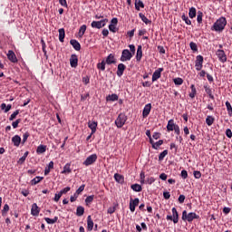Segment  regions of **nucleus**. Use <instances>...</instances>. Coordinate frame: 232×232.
<instances>
[{"label":"nucleus","mask_w":232,"mask_h":232,"mask_svg":"<svg viewBox=\"0 0 232 232\" xmlns=\"http://www.w3.org/2000/svg\"><path fill=\"white\" fill-rule=\"evenodd\" d=\"M116 208L115 207H110L107 210V213L110 215H113V212L115 211Z\"/></svg>","instance_id":"62"},{"label":"nucleus","mask_w":232,"mask_h":232,"mask_svg":"<svg viewBox=\"0 0 232 232\" xmlns=\"http://www.w3.org/2000/svg\"><path fill=\"white\" fill-rule=\"evenodd\" d=\"M130 188L133 191H136L138 193L142 191V186H140V184H133L130 186Z\"/></svg>","instance_id":"33"},{"label":"nucleus","mask_w":232,"mask_h":232,"mask_svg":"<svg viewBox=\"0 0 232 232\" xmlns=\"http://www.w3.org/2000/svg\"><path fill=\"white\" fill-rule=\"evenodd\" d=\"M21 122V119L16 120L15 121H13L12 126L15 130V128H18L19 123Z\"/></svg>","instance_id":"54"},{"label":"nucleus","mask_w":232,"mask_h":232,"mask_svg":"<svg viewBox=\"0 0 232 232\" xmlns=\"http://www.w3.org/2000/svg\"><path fill=\"white\" fill-rule=\"evenodd\" d=\"M182 220H184L186 222V220H188V222H192L195 219H198L200 218V216L197 215V213L195 212H189L188 214V211L184 210L182 212V217H181Z\"/></svg>","instance_id":"2"},{"label":"nucleus","mask_w":232,"mask_h":232,"mask_svg":"<svg viewBox=\"0 0 232 232\" xmlns=\"http://www.w3.org/2000/svg\"><path fill=\"white\" fill-rule=\"evenodd\" d=\"M190 46V50H192L193 52H197V50H198V48L197 47V44H195L194 42H191L189 44Z\"/></svg>","instance_id":"52"},{"label":"nucleus","mask_w":232,"mask_h":232,"mask_svg":"<svg viewBox=\"0 0 232 232\" xmlns=\"http://www.w3.org/2000/svg\"><path fill=\"white\" fill-rule=\"evenodd\" d=\"M105 63L106 64H115L117 63L115 55L113 53L109 54L105 60Z\"/></svg>","instance_id":"14"},{"label":"nucleus","mask_w":232,"mask_h":232,"mask_svg":"<svg viewBox=\"0 0 232 232\" xmlns=\"http://www.w3.org/2000/svg\"><path fill=\"white\" fill-rule=\"evenodd\" d=\"M46 151V145H40L36 149V153L43 154Z\"/></svg>","instance_id":"36"},{"label":"nucleus","mask_w":232,"mask_h":232,"mask_svg":"<svg viewBox=\"0 0 232 232\" xmlns=\"http://www.w3.org/2000/svg\"><path fill=\"white\" fill-rule=\"evenodd\" d=\"M97 69L102 70V72H104V70H106V62L103 60L102 61V63H99L97 64Z\"/></svg>","instance_id":"39"},{"label":"nucleus","mask_w":232,"mask_h":232,"mask_svg":"<svg viewBox=\"0 0 232 232\" xmlns=\"http://www.w3.org/2000/svg\"><path fill=\"white\" fill-rule=\"evenodd\" d=\"M87 229L88 231H92L93 229V220L92 219V216L87 217Z\"/></svg>","instance_id":"22"},{"label":"nucleus","mask_w":232,"mask_h":232,"mask_svg":"<svg viewBox=\"0 0 232 232\" xmlns=\"http://www.w3.org/2000/svg\"><path fill=\"white\" fill-rule=\"evenodd\" d=\"M203 64H204V56L199 54L196 57V61H195V68L197 72H200V70H202Z\"/></svg>","instance_id":"6"},{"label":"nucleus","mask_w":232,"mask_h":232,"mask_svg":"<svg viewBox=\"0 0 232 232\" xmlns=\"http://www.w3.org/2000/svg\"><path fill=\"white\" fill-rule=\"evenodd\" d=\"M114 179L116 180V182H119V184L124 183V177L121 174H114Z\"/></svg>","instance_id":"25"},{"label":"nucleus","mask_w":232,"mask_h":232,"mask_svg":"<svg viewBox=\"0 0 232 232\" xmlns=\"http://www.w3.org/2000/svg\"><path fill=\"white\" fill-rule=\"evenodd\" d=\"M70 187H66L63 189L61 190L60 194L61 195H66V193H68V191H70Z\"/></svg>","instance_id":"59"},{"label":"nucleus","mask_w":232,"mask_h":232,"mask_svg":"<svg viewBox=\"0 0 232 232\" xmlns=\"http://www.w3.org/2000/svg\"><path fill=\"white\" fill-rule=\"evenodd\" d=\"M151 111V103H148L145 105L143 111H142V115L144 118L148 117V115H150V112Z\"/></svg>","instance_id":"16"},{"label":"nucleus","mask_w":232,"mask_h":232,"mask_svg":"<svg viewBox=\"0 0 232 232\" xmlns=\"http://www.w3.org/2000/svg\"><path fill=\"white\" fill-rule=\"evenodd\" d=\"M139 17L141 19L143 23H145V24H151V20L148 19V17H146L144 14L140 13Z\"/></svg>","instance_id":"24"},{"label":"nucleus","mask_w":232,"mask_h":232,"mask_svg":"<svg viewBox=\"0 0 232 232\" xmlns=\"http://www.w3.org/2000/svg\"><path fill=\"white\" fill-rule=\"evenodd\" d=\"M44 220L48 224H55V222H57V220H59V218L58 217H54L53 218H44Z\"/></svg>","instance_id":"40"},{"label":"nucleus","mask_w":232,"mask_h":232,"mask_svg":"<svg viewBox=\"0 0 232 232\" xmlns=\"http://www.w3.org/2000/svg\"><path fill=\"white\" fill-rule=\"evenodd\" d=\"M166 155H168V150H163L160 156H159V160L160 162H162V160H164V158L166 157Z\"/></svg>","instance_id":"46"},{"label":"nucleus","mask_w":232,"mask_h":232,"mask_svg":"<svg viewBox=\"0 0 232 232\" xmlns=\"http://www.w3.org/2000/svg\"><path fill=\"white\" fill-rule=\"evenodd\" d=\"M76 215L77 217H82L84 215V208L82 206L77 207Z\"/></svg>","instance_id":"35"},{"label":"nucleus","mask_w":232,"mask_h":232,"mask_svg":"<svg viewBox=\"0 0 232 232\" xmlns=\"http://www.w3.org/2000/svg\"><path fill=\"white\" fill-rule=\"evenodd\" d=\"M12 142L14 143V146H15L16 148H19L21 144V137L19 135H14L12 138Z\"/></svg>","instance_id":"20"},{"label":"nucleus","mask_w":232,"mask_h":232,"mask_svg":"<svg viewBox=\"0 0 232 232\" xmlns=\"http://www.w3.org/2000/svg\"><path fill=\"white\" fill-rule=\"evenodd\" d=\"M28 137H30V133L29 132L24 133L23 140H22V144H24V142H26V140H28Z\"/></svg>","instance_id":"51"},{"label":"nucleus","mask_w":232,"mask_h":232,"mask_svg":"<svg viewBox=\"0 0 232 232\" xmlns=\"http://www.w3.org/2000/svg\"><path fill=\"white\" fill-rule=\"evenodd\" d=\"M94 162H97V154H92L87 157L83 161V166H92V164H94Z\"/></svg>","instance_id":"7"},{"label":"nucleus","mask_w":232,"mask_h":232,"mask_svg":"<svg viewBox=\"0 0 232 232\" xmlns=\"http://www.w3.org/2000/svg\"><path fill=\"white\" fill-rule=\"evenodd\" d=\"M7 59L11 62V63H17V56L15 55V53H14V51L9 50L7 53Z\"/></svg>","instance_id":"11"},{"label":"nucleus","mask_w":232,"mask_h":232,"mask_svg":"<svg viewBox=\"0 0 232 232\" xmlns=\"http://www.w3.org/2000/svg\"><path fill=\"white\" fill-rule=\"evenodd\" d=\"M124 70H126V65H124V63H119L116 72L118 77H122V75L124 74Z\"/></svg>","instance_id":"13"},{"label":"nucleus","mask_w":232,"mask_h":232,"mask_svg":"<svg viewBox=\"0 0 232 232\" xmlns=\"http://www.w3.org/2000/svg\"><path fill=\"white\" fill-rule=\"evenodd\" d=\"M142 59V46L139 45L136 53V60L140 61Z\"/></svg>","instance_id":"28"},{"label":"nucleus","mask_w":232,"mask_h":232,"mask_svg":"<svg viewBox=\"0 0 232 232\" xmlns=\"http://www.w3.org/2000/svg\"><path fill=\"white\" fill-rule=\"evenodd\" d=\"M31 214L33 215V217H38L39 216V207L37 206V203H34L32 205Z\"/></svg>","instance_id":"15"},{"label":"nucleus","mask_w":232,"mask_h":232,"mask_svg":"<svg viewBox=\"0 0 232 232\" xmlns=\"http://www.w3.org/2000/svg\"><path fill=\"white\" fill-rule=\"evenodd\" d=\"M226 24H227V20L226 17L221 16L218 19L211 27L212 32H224V28H226Z\"/></svg>","instance_id":"1"},{"label":"nucleus","mask_w":232,"mask_h":232,"mask_svg":"<svg viewBox=\"0 0 232 232\" xmlns=\"http://www.w3.org/2000/svg\"><path fill=\"white\" fill-rule=\"evenodd\" d=\"M162 72H164V68H159L153 72L152 82H155V81H159V79H160Z\"/></svg>","instance_id":"9"},{"label":"nucleus","mask_w":232,"mask_h":232,"mask_svg":"<svg viewBox=\"0 0 232 232\" xmlns=\"http://www.w3.org/2000/svg\"><path fill=\"white\" fill-rule=\"evenodd\" d=\"M226 135L228 139H231L232 137V131L230 130V129H227L226 130Z\"/></svg>","instance_id":"64"},{"label":"nucleus","mask_w":232,"mask_h":232,"mask_svg":"<svg viewBox=\"0 0 232 232\" xmlns=\"http://www.w3.org/2000/svg\"><path fill=\"white\" fill-rule=\"evenodd\" d=\"M140 8H144V3L141 0H135V9L139 11Z\"/></svg>","instance_id":"31"},{"label":"nucleus","mask_w":232,"mask_h":232,"mask_svg":"<svg viewBox=\"0 0 232 232\" xmlns=\"http://www.w3.org/2000/svg\"><path fill=\"white\" fill-rule=\"evenodd\" d=\"M17 115H19V110H16L14 112L11 114V116L9 117V121H14L15 117H17Z\"/></svg>","instance_id":"50"},{"label":"nucleus","mask_w":232,"mask_h":232,"mask_svg":"<svg viewBox=\"0 0 232 232\" xmlns=\"http://www.w3.org/2000/svg\"><path fill=\"white\" fill-rule=\"evenodd\" d=\"M188 17H190V19H194V17H197V9L195 7L189 8Z\"/></svg>","instance_id":"29"},{"label":"nucleus","mask_w":232,"mask_h":232,"mask_svg":"<svg viewBox=\"0 0 232 232\" xmlns=\"http://www.w3.org/2000/svg\"><path fill=\"white\" fill-rule=\"evenodd\" d=\"M59 41L60 43H64V37L66 36V33L64 32V28L59 29Z\"/></svg>","instance_id":"23"},{"label":"nucleus","mask_w":232,"mask_h":232,"mask_svg":"<svg viewBox=\"0 0 232 232\" xmlns=\"http://www.w3.org/2000/svg\"><path fill=\"white\" fill-rule=\"evenodd\" d=\"M70 44L72 45V48H74V50H76V52L81 51V44L77 40H73V39L71 40Z\"/></svg>","instance_id":"19"},{"label":"nucleus","mask_w":232,"mask_h":232,"mask_svg":"<svg viewBox=\"0 0 232 232\" xmlns=\"http://www.w3.org/2000/svg\"><path fill=\"white\" fill-rule=\"evenodd\" d=\"M110 32H112V34H115L117 32V25H109Z\"/></svg>","instance_id":"55"},{"label":"nucleus","mask_w":232,"mask_h":232,"mask_svg":"<svg viewBox=\"0 0 232 232\" xmlns=\"http://www.w3.org/2000/svg\"><path fill=\"white\" fill-rule=\"evenodd\" d=\"M8 211H10V206H8V204L4 205L2 209V217H6Z\"/></svg>","instance_id":"38"},{"label":"nucleus","mask_w":232,"mask_h":232,"mask_svg":"<svg viewBox=\"0 0 232 232\" xmlns=\"http://www.w3.org/2000/svg\"><path fill=\"white\" fill-rule=\"evenodd\" d=\"M78 198H79V195L76 194V192H75L72 196H71L70 200H71V202H75V200H77Z\"/></svg>","instance_id":"60"},{"label":"nucleus","mask_w":232,"mask_h":232,"mask_svg":"<svg viewBox=\"0 0 232 232\" xmlns=\"http://www.w3.org/2000/svg\"><path fill=\"white\" fill-rule=\"evenodd\" d=\"M59 3L61 6H63L64 8H68V3L66 2V0H59Z\"/></svg>","instance_id":"57"},{"label":"nucleus","mask_w":232,"mask_h":232,"mask_svg":"<svg viewBox=\"0 0 232 232\" xmlns=\"http://www.w3.org/2000/svg\"><path fill=\"white\" fill-rule=\"evenodd\" d=\"M181 19L182 21H185L186 24H188V25L191 24V20H189L188 15H186L185 14L181 15Z\"/></svg>","instance_id":"47"},{"label":"nucleus","mask_w":232,"mask_h":232,"mask_svg":"<svg viewBox=\"0 0 232 232\" xmlns=\"http://www.w3.org/2000/svg\"><path fill=\"white\" fill-rule=\"evenodd\" d=\"M190 93H189V97L190 99H195V95H197V88H195V85H190Z\"/></svg>","instance_id":"34"},{"label":"nucleus","mask_w":232,"mask_h":232,"mask_svg":"<svg viewBox=\"0 0 232 232\" xmlns=\"http://www.w3.org/2000/svg\"><path fill=\"white\" fill-rule=\"evenodd\" d=\"M177 125H175V121L173 120H169L168 121V125H167V130L168 131H173L174 128L176 127Z\"/></svg>","instance_id":"26"},{"label":"nucleus","mask_w":232,"mask_h":232,"mask_svg":"<svg viewBox=\"0 0 232 232\" xmlns=\"http://www.w3.org/2000/svg\"><path fill=\"white\" fill-rule=\"evenodd\" d=\"M172 218L174 224H179V212L176 208H172Z\"/></svg>","instance_id":"21"},{"label":"nucleus","mask_w":232,"mask_h":232,"mask_svg":"<svg viewBox=\"0 0 232 232\" xmlns=\"http://www.w3.org/2000/svg\"><path fill=\"white\" fill-rule=\"evenodd\" d=\"M0 108L4 110L5 113H8V111L12 110V104L6 105V103H2Z\"/></svg>","instance_id":"27"},{"label":"nucleus","mask_w":232,"mask_h":232,"mask_svg":"<svg viewBox=\"0 0 232 232\" xmlns=\"http://www.w3.org/2000/svg\"><path fill=\"white\" fill-rule=\"evenodd\" d=\"M139 202H140L139 198H136L134 199H130V210L131 211V213L135 212V208H137V206H139Z\"/></svg>","instance_id":"10"},{"label":"nucleus","mask_w":232,"mask_h":232,"mask_svg":"<svg viewBox=\"0 0 232 232\" xmlns=\"http://www.w3.org/2000/svg\"><path fill=\"white\" fill-rule=\"evenodd\" d=\"M63 197L62 194H60V192L58 194L54 195V202H59V200L61 199V198Z\"/></svg>","instance_id":"61"},{"label":"nucleus","mask_w":232,"mask_h":232,"mask_svg":"<svg viewBox=\"0 0 232 232\" xmlns=\"http://www.w3.org/2000/svg\"><path fill=\"white\" fill-rule=\"evenodd\" d=\"M84 188H86V185H82L79 187V188L75 191L76 195H81L84 191Z\"/></svg>","instance_id":"49"},{"label":"nucleus","mask_w":232,"mask_h":232,"mask_svg":"<svg viewBox=\"0 0 232 232\" xmlns=\"http://www.w3.org/2000/svg\"><path fill=\"white\" fill-rule=\"evenodd\" d=\"M106 101H111V102L119 101V96L117 94L109 95L107 96Z\"/></svg>","instance_id":"41"},{"label":"nucleus","mask_w":232,"mask_h":232,"mask_svg":"<svg viewBox=\"0 0 232 232\" xmlns=\"http://www.w3.org/2000/svg\"><path fill=\"white\" fill-rule=\"evenodd\" d=\"M79 63V59L77 58V55L72 54L70 58V64L72 68H77V64Z\"/></svg>","instance_id":"12"},{"label":"nucleus","mask_w":232,"mask_h":232,"mask_svg":"<svg viewBox=\"0 0 232 232\" xmlns=\"http://www.w3.org/2000/svg\"><path fill=\"white\" fill-rule=\"evenodd\" d=\"M214 122H215V118L213 116H207L206 124H208V126H213Z\"/></svg>","instance_id":"32"},{"label":"nucleus","mask_w":232,"mask_h":232,"mask_svg":"<svg viewBox=\"0 0 232 232\" xmlns=\"http://www.w3.org/2000/svg\"><path fill=\"white\" fill-rule=\"evenodd\" d=\"M131 57H133V53H131L130 50L124 49L121 53L120 61H121V63H126L128 61H131Z\"/></svg>","instance_id":"4"},{"label":"nucleus","mask_w":232,"mask_h":232,"mask_svg":"<svg viewBox=\"0 0 232 232\" xmlns=\"http://www.w3.org/2000/svg\"><path fill=\"white\" fill-rule=\"evenodd\" d=\"M173 82L176 84V86H181V84L184 83V80L182 78H175Z\"/></svg>","instance_id":"42"},{"label":"nucleus","mask_w":232,"mask_h":232,"mask_svg":"<svg viewBox=\"0 0 232 232\" xmlns=\"http://www.w3.org/2000/svg\"><path fill=\"white\" fill-rule=\"evenodd\" d=\"M145 182H146V184L151 185V184H153V182H155V178H153V177L148 178Z\"/></svg>","instance_id":"56"},{"label":"nucleus","mask_w":232,"mask_h":232,"mask_svg":"<svg viewBox=\"0 0 232 232\" xmlns=\"http://www.w3.org/2000/svg\"><path fill=\"white\" fill-rule=\"evenodd\" d=\"M106 23H108V19L106 18L101 21H92L91 26L92 28H98V30H100V28L106 26Z\"/></svg>","instance_id":"5"},{"label":"nucleus","mask_w":232,"mask_h":232,"mask_svg":"<svg viewBox=\"0 0 232 232\" xmlns=\"http://www.w3.org/2000/svg\"><path fill=\"white\" fill-rule=\"evenodd\" d=\"M62 173H63V174L72 173V169H70V164L69 163H67L63 167V170L62 171Z\"/></svg>","instance_id":"45"},{"label":"nucleus","mask_w":232,"mask_h":232,"mask_svg":"<svg viewBox=\"0 0 232 232\" xmlns=\"http://www.w3.org/2000/svg\"><path fill=\"white\" fill-rule=\"evenodd\" d=\"M93 198H95V196L92 195V196H88L85 198V204L86 206H90V204H92V202H93Z\"/></svg>","instance_id":"43"},{"label":"nucleus","mask_w":232,"mask_h":232,"mask_svg":"<svg viewBox=\"0 0 232 232\" xmlns=\"http://www.w3.org/2000/svg\"><path fill=\"white\" fill-rule=\"evenodd\" d=\"M202 17H204V14L199 11L197 16V21L199 24L202 23Z\"/></svg>","instance_id":"48"},{"label":"nucleus","mask_w":232,"mask_h":232,"mask_svg":"<svg viewBox=\"0 0 232 232\" xmlns=\"http://www.w3.org/2000/svg\"><path fill=\"white\" fill-rule=\"evenodd\" d=\"M216 55L218 58V61H220V63H226L227 61V56L226 55V53L222 49H218L216 53Z\"/></svg>","instance_id":"8"},{"label":"nucleus","mask_w":232,"mask_h":232,"mask_svg":"<svg viewBox=\"0 0 232 232\" xmlns=\"http://www.w3.org/2000/svg\"><path fill=\"white\" fill-rule=\"evenodd\" d=\"M126 121H128V116H126L124 113H120L115 120V125L117 128H122V126L126 124Z\"/></svg>","instance_id":"3"},{"label":"nucleus","mask_w":232,"mask_h":232,"mask_svg":"<svg viewBox=\"0 0 232 232\" xmlns=\"http://www.w3.org/2000/svg\"><path fill=\"white\" fill-rule=\"evenodd\" d=\"M193 175H194L195 179H200V177H202V173L198 170H195L193 172Z\"/></svg>","instance_id":"53"},{"label":"nucleus","mask_w":232,"mask_h":232,"mask_svg":"<svg viewBox=\"0 0 232 232\" xmlns=\"http://www.w3.org/2000/svg\"><path fill=\"white\" fill-rule=\"evenodd\" d=\"M43 179H44L43 177L36 176L34 179L31 180L32 186H35L36 184H39V182H41Z\"/></svg>","instance_id":"37"},{"label":"nucleus","mask_w":232,"mask_h":232,"mask_svg":"<svg viewBox=\"0 0 232 232\" xmlns=\"http://www.w3.org/2000/svg\"><path fill=\"white\" fill-rule=\"evenodd\" d=\"M163 197H164L165 200H169L171 194H169V192H168V191H165V192H163Z\"/></svg>","instance_id":"58"},{"label":"nucleus","mask_w":232,"mask_h":232,"mask_svg":"<svg viewBox=\"0 0 232 232\" xmlns=\"http://www.w3.org/2000/svg\"><path fill=\"white\" fill-rule=\"evenodd\" d=\"M150 144H152V148L154 150H159V148H160V146H162V144H164V140H160L159 141L155 142V141H153V139H150Z\"/></svg>","instance_id":"17"},{"label":"nucleus","mask_w":232,"mask_h":232,"mask_svg":"<svg viewBox=\"0 0 232 232\" xmlns=\"http://www.w3.org/2000/svg\"><path fill=\"white\" fill-rule=\"evenodd\" d=\"M85 33H86V24H83L80 27L79 37H82V35H84Z\"/></svg>","instance_id":"44"},{"label":"nucleus","mask_w":232,"mask_h":232,"mask_svg":"<svg viewBox=\"0 0 232 232\" xmlns=\"http://www.w3.org/2000/svg\"><path fill=\"white\" fill-rule=\"evenodd\" d=\"M181 177L182 179H188V171L187 170H181Z\"/></svg>","instance_id":"63"},{"label":"nucleus","mask_w":232,"mask_h":232,"mask_svg":"<svg viewBox=\"0 0 232 232\" xmlns=\"http://www.w3.org/2000/svg\"><path fill=\"white\" fill-rule=\"evenodd\" d=\"M88 127L92 130V135H93L97 131V121H89Z\"/></svg>","instance_id":"18"},{"label":"nucleus","mask_w":232,"mask_h":232,"mask_svg":"<svg viewBox=\"0 0 232 232\" xmlns=\"http://www.w3.org/2000/svg\"><path fill=\"white\" fill-rule=\"evenodd\" d=\"M204 90L206 93L208 94L209 99H215V96H213V92L211 91V88H209V86L204 85Z\"/></svg>","instance_id":"30"}]
</instances>
